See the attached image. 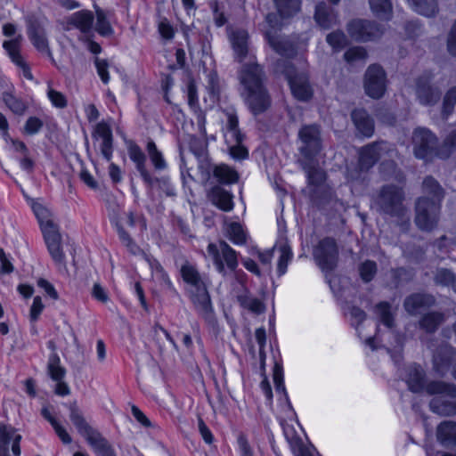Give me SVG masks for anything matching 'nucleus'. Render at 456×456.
<instances>
[{
	"label": "nucleus",
	"mask_w": 456,
	"mask_h": 456,
	"mask_svg": "<svg viewBox=\"0 0 456 456\" xmlns=\"http://www.w3.org/2000/svg\"><path fill=\"white\" fill-rule=\"evenodd\" d=\"M70 418L73 423L77 427L81 434L86 437V440L94 435L97 430L89 426L86 419L77 412L76 409V403L70 404Z\"/></svg>",
	"instance_id": "33"
},
{
	"label": "nucleus",
	"mask_w": 456,
	"mask_h": 456,
	"mask_svg": "<svg viewBox=\"0 0 456 456\" xmlns=\"http://www.w3.org/2000/svg\"><path fill=\"white\" fill-rule=\"evenodd\" d=\"M415 94L421 105L434 106L440 101L442 91L432 83L430 75L422 74L415 80Z\"/></svg>",
	"instance_id": "10"
},
{
	"label": "nucleus",
	"mask_w": 456,
	"mask_h": 456,
	"mask_svg": "<svg viewBox=\"0 0 456 456\" xmlns=\"http://www.w3.org/2000/svg\"><path fill=\"white\" fill-rule=\"evenodd\" d=\"M445 321L444 314L440 312H429L421 316L419 326L427 333H435Z\"/></svg>",
	"instance_id": "27"
},
{
	"label": "nucleus",
	"mask_w": 456,
	"mask_h": 456,
	"mask_svg": "<svg viewBox=\"0 0 456 456\" xmlns=\"http://www.w3.org/2000/svg\"><path fill=\"white\" fill-rule=\"evenodd\" d=\"M86 441L98 456H117L112 445L99 431Z\"/></svg>",
	"instance_id": "28"
},
{
	"label": "nucleus",
	"mask_w": 456,
	"mask_h": 456,
	"mask_svg": "<svg viewBox=\"0 0 456 456\" xmlns=\"http://www.w3.org/2000/svg\"><path fill=\"white\" fill-rule=\"evenodd\" d=\"M351 116L356 129L362 135L367 137L372 135L374 132V122L365 110H354Z\"/></svg>",
	"instance_id": "22"
},
{
	"label": "nucleus",
	"mask_w": 456,
	"mask_h": 456,
	"mask_svg": "<svg viewBox=\"0 0 456 456\" xmlns=\"http://www.w3.org/2000/svg\"><path fill=\"white\" fill-rule=\"evenodd\" d=\"M367 57V51L362 46H355L349 48L344 54V58L348 62H353L358 60H365Z\"/></svg>",
	"instance_id": "53"
},
{
	"label": "nucleus",
	"mask_w": 456,
	"mask_h": 456,
	"mask_svg": "<svg viewBox=\"0 0 456 456\" xmlns=\"http://www.w3.org/2000/svg\"><path fill=\"white\" fill-rule=\"evenodd\" d=\"M404 191L395 184L383 185L379 191L374 204L377 209L391 216H401L404 213Z\"/></svg>",
	"instance_id": "4"
},
{
	"label": "nucleus",
	"mask_w": 456,
	"mask_h": 456,
	"mask_svg": "<svg viewBox=\"0 0 456 456\" xmlns=\"http://www.w3.org/2000/svg\"><path fill=\"white\" fill-rule=\"evenodd\" d=\"M263 70L256 63L245 65L240 77L248 93L247 102L255 114L265 111L270 106V97L263 86Z\"/></svg>",
	"instance_id": "1"
},
{
	"label": "nucleus",
	"mask_w": 456,
	"mask_h": 456,
	"mask_svg": "<svg viewBox=\"0 0 456 456\" xmlns=\"http://www.w3.org/2000/svg\"><path fill=\"white\" fill-rule=\"evenodd\" d=\"M456 103V87L451 88L444 95L443 102V115L447 117L450 115Z\"/></svg>",
	"instance_id": "49"
},
{
	"label": "nucleus",
	"mask_w": 456,
	"mask_h": 456,
	"mask_svg": "<svg viewBox=\"0 0 456 456\" xmlns=\"http://www.w3.org/2000/svg\"><path fill=\"white\" fill-rule=\"evenodd\" d=\"M220 248L227 266L231 270H235L238 264L235 251L225 241L220 242Z\"/></svg>",
	"instance_id": "48"
},
{
	"label": "nucleus",
	"mask_w": 456,
	"mask_h": 456,
	"mask_svg": "<svg viewBox=\"0 0 456 456\" xmlns=\"http://www.w3.org/2000/svg\"><path fill=\"white\" fill-rule=\"evenodd\" d=\"M232 47L240 60L248 53V33L245 30H236L231 37Z\"/></svg>",
	"instance_id": "35"
},
{
	"label": "nucleus",
	"mask_w": 456,
	"mask_h": 456,
	"mask_svg": "<svg viewBox=\"0 0 456 456\" xmlns=\"http://www.w3.org/2000/svg\"><path fill=\"white\" fill-rule=\"evenodd\" d=\"M94 14L90 11H81L74 13L69 20V24L79 28L81 32L87 33L91 30L94 22Z\"/></svg>",
	"instance_id": "32"
},
{
	"label": "nucleus",
	"mask_w": 456,
	"mask_h": 456,
	"mask_svg": "<svg viewBox=\"0 0 456 456\" xmlns=\"http://www.w3.org/2000/svg\"><path fill=\"white\" fill-rule=\"evenodd\" d=\"M436 303L434 295L427 292H415L407 296L403 300L404 310L412 316L420 314Z\"/></svg>",
	"instance_id": "14"
},
{
	"label": "nucleus",
	"mask_w": 456,
	"mask_h": 456,
	"mask_svg": "<svg viewBox=\"0 0 456 456\" xmlns=\"http://www.w3.org/2000/svg\"><path fill=\"white\" fill-rule=\"evenodd\" d=\"M426 392L436 395L429 402L430 410L441 416L456 414V386L444 381H431L426 385Z\"/></svg>",
	"instance_id": "2"
},
{
	"label": "nucleus",
	"mask_w": 456,
	"mask_h": 456,
	"mask_svg": "<svg viewBox=\"0 0 456 456\" xmlns=\"http://www.w3.org/2000/svg\"><path fill=\"white\" fill-rule=\"evenodd\" d=\"M42 121L37 118H29L25 125V132L28 134H34L37 133L42 127Z\"/></svg>",
	"instance_id": "61"
},
{
	"label": "nucleus",
	"mask_w": 456,
	"mask_h": 456,
	"mask_svg": "<svg viewBox=\"0 0 456 456\" xmlns=\"http://www.w3.org/2000/svg\"><path fill=\"white\" fill-rule=\"evenodd\" d=\"M433 282L436 286L451 288L456 293V273L447 267H436L433 272Z\"/></svg>",
	"instance_id": "26"
},
{
	"label": "nucleus",
	"mask_w": 456,
	"mask_h": 456,
	"mask_svg": "<svg viewBox=\"0 0 456 456\" xmlns=\"http://www.w3.org/2000/svg\"><path fill=\"white\" fill-rule=\"evenodd\" d=\"M228 232L230 239L238 244L246 242V234L239 223H232L229 226Z\"/></svg>",
	"instance_id": "52"
},
{
	"label": "nucleus",
	"mask_w": 456,
	"mask_h": 456,
	"mask_svg": "<svg viewBox=\"0 0 456 456\" xmlns=\"http://www.w3.org/2000/svg\"><path fill=\"white\" fill-rule=\"evenodd\" d=\"M181 275L183 280L191 286H194L195 289H198L200 286H206L204 282L201 281L200 275L199 272L188 263L184 264L181 268Z\"/></svg>",
	"instance_id": "38"
},
{
	"label": "nucleus",
	"mask_w": 456,
	"mask_h": 456,
	"mask_svg": "<svg viewBox=\"0 0 456 456\" xmlns=\"http://www.w3.org/2000/svg\"><path fill=\"white\" fill-rule=\"evenodd\" d=\"M238 444L242 456H254L253 451L243 434H240L238 437Z\"/></svg>",
	"instance_id": "64"
},
{
	"label": "nucleus",
	"mask_w": 456,
	"mask_h": 456,
	"mask_svg": "<svg viewBox=\"0 0 456 456\" xmlns=\"http://www.w3.org/2000/svg\"><path fill=\"white\" fill-rule=\"evenodd\" d=\"M214 176L223 183H233L239 180L238 173L227 165L216 166L214 169Z\"/></svg>",
	"instance_id": "37"
},
{
	"label": "nucleus",
	"mask_w": 456,
	"mask_h": 456,
	"mask_svg": "<svg viewBox=\"0 0 456 456\" xmlns=\"http://www.w3.org/2000/svg\"><path fill=\"white\" fill-rule=\"evenodd\" d=\"M208 252L210 255H212L214 262L220 273L224 271V266L222 261V258L220 256L219 251L217 247L215 244H209L208 245Z\"/></svg>",
	"instance_id": "62"
},
{
	"label": "nucleus",
	"mask_w": 456,
	"mask_h": 456,
	"mask_svg": "<svg viewBox=\"0 0 456 456\" xmlns=\"http://www.w3.org/2000/svg\"><path fill=\"white\" fill-rule=\"evenodd\" d=\"M439 203L427 197L419 198L415 206V224L422 231L430 232L437 224Z\"/></svg>",
	"instance_id": "7"
},
{
	"label": "nucleus",
	"mask_w": 456,
	"mask_h": 456,
	"mask_svg": "<svg viewBox=\"0 0 456 456\" xmlns=\"http://www.w3.org/2000/svg\"><path fill=\"white\" fill-rule=\"evenodd\" d=\"M310 200L318 208H324L332 201L333 196L328 186H317L311 188Z\"/></svg>",
	"instance_id": "29"
},
{
	"label": "nucleus",
	"mask_w": 456,
	"mask_h": 456,
	"mask_svg": "<svg viewBox=\"0 0 456 456\" xmlns=\"http://www.w3.org/2000/svg\"><path fill=\"white\" fill-rule=\"evenodd\" d=\"M326 40L327 43L336 51H339L348 45V39L341 30L333 31L328 34Z\"/></svg>",
	"instance_id": "45"
},
{
	"label": "nucleus",
	"mask_w": 456,
	"mask_h": 456,
	"mask_svg": "<svg viewBox=\"0 0 456 456\" xmlns=\"http://www.w3.org/2000/svg\"><path fill=\"white\" fill-rule=\"evenodd\" d=\"M423 189L426 193L432 195L434 198L432 200H435L437 203H439L444 198V189L431 176L425 178L423 181Z\"/></svg>",
	"instance_id": "39"
},
{
	"label": "nucleus",
	"mask_w": 456,
	"mask_h": 456,
	"mask_svg": "<svg viewBox=\"0 0 456 456\" xmlns=\"http://www.w3.org/2000/svg\"><path fill=\"white\" fill-rule=\"evenodd\" d=\"M29 37L33 45L41 52L47 51V41L43 32L37 31L33 28L28 29Z\"/></svg>",
	"instance_id": "51"
},
{
	"label": "nucleus",
	"mask_w": 456,
	"mask_h": 456,
	"mask_svg": "<svg viewBox=\"0 0 456 456\" xmlns=\"http://www.w3.org/2000/svg\"><path fill=\"white\" fill-rule=\"evenodd\" d=\"M191 298L193 305L200 311L205 321L213 324L215 322L214 312L210 296L206 286L198 287L196 292L191 295Z\"/></svg>",
	"instance_id": "16"
},
{
	"label": "nucleus",
	"mask_w": 456,
	"mask_h": 456,
	"mask_svg": "<svg viewBox=\"0 0 456 456\" xmlns=\"http://www.w3.org/2000/svg\"><path fill=\"white\" fill-rule=\"evenodd\" d=\"M289 84L293 95L300 101H307L312 96V90L305 75L297 74Z\"/></svg>",
	"instance_id": "24"
},
{
	"label": "nucleus",
	"mask_w": 456,
	"mask_h": 456,
	"mask_svg": "<svg viewBox=\"0 0 456 456\" xmlns=\"http://www.w3.org/2000/svg\"><path fill=\"white\" fill-rule=\"evenodd\" d=\"M227 129L232 133L235 142L243 141L244 135L240 133L238 126V118L234 114L228 115Z\"/></svg>",
	"instance_id": "54"
},
{
	"label": "nucleus",
	"mask_w": 456,
	"mask_h": 456,
	"mask_svg": "<svg viewBox=\"0 0 456 456\" xmlns=\"http://www.w3.org/2000/svg\"><path fill=\"white\" fill-rule=\"evenodd\" d=\"M437 440L445 447L456 446V422L445 420L436 428Z\"/></svg>",
	"instance_id": "23"
},
{
	"label": "nucleus",
	"mask_w": 456,
	"mask_h": 456,
	"mask_svg": "<svg viewBox=\"0 0 456 456\" xmlns=\"http://www.w3.org/2000/svg\"><path fill=\"white\" fill-rule=\"evenodd\" d=\"M397 157V150L390 143L380 141L369 143L360 150L358 166L361 171H369L382 157Z\"/></svg>",
	"instance_id": "5"
},
{
	"label": "nucleus",
	"mask_w": 456,
	"mask_h": 456,
	"mask_svg": "<svg viewBox=\"0 0 456 456\" xmlns=\"http://www.w3.org/2000/svg\"><path fill=\"white\" fill-rule=\"evenodd\" d=\"M4 101L14 113L20 114L22 113L25 110L24 103L11 94H5L4 95Z\"/></svg>",
	"instance_id": "55"
},
{
	"label": "nucleus",
	"mask_w": 456,
	"mask_h": 456,
	"mask_svg": "<svg viewBox=\"0 0 456 456\" xmlns=\"http://www.w3.org/2000/svg\"><path fill=\"white\" fill-rule=\"evenodd\" d=\"M347 32L356 41H370L383 34L382 27L376 21L355 19L347 24Z\"/></svg>",
	"instance_id": "9"
},
{
	"label": "nucleus",
	"mask_w": 456,
	"mask_h": 456,
	"mask_svg": "<svg viewBox=\"0 0 456 456\" xmlns=\"http://www.w3.org/2000/svg\"><path fill=\"white\" fill-rule=\"evenodd\" d=\"M411 143L413 153L418 159L429 161L435 156H437V139L427 128H416L412 134Z\"/></svg>",
	"instance_id": "6"
},
{
	"label": "nucleus",
	"mask_w": 456,
	"mask_h": 456,
	"mask_svg": "<svg viewBox=\"0 0 456 456\" xmlns=\"http://www.w3.org/2000/svg\"><path fill=\"white\" fill-rule=\"evenodd\" d=\"M95 12L97 18L96 30L102 36H110L113 33V29L106 18L105 12L97 6H95Z\"/></svg>",
	"instance_id": "44"
},
{
	"label": "nucleus",
	"mask_w": 456,
	"mask_h": 456,
	"mask_svg": "<svg viewBox=\"0 0 456 456\" xmlns=\"http://www.w3.org/2000/svg\"><path fill=\"white\" fill-rule=\"evenodd\" d=\"M273 378V383H274L276 390L277 391H281L284 394H286L285 387H284V384H283V370H282V366L280 363H278V362H275V364H274Z\"/></svg>",
	"instance_id": "56"
},
{
	"label": "nucleus",
	"mask_w": 456,
	"mask_h": 456,
	"mask_svg": "<svg viewBox=\"0 0 456 456\" xmlns=\"http://www.w3.org/2000/svg\"><path fill=\"white\" fill-rule=\"evenodd\" d=\"M386 73L379 65H370L364 75V89L366 94L373 98L379 99L386 92Z\"/></svg>",
	"instance_id": "11"
},
{
	"label": "nucleus",
	"mask_w": 456,
	"mask_h": 456,
	"mask_svg": "<svg viewBox=\"0 0 456 456\" xmlns=\"http://www.w3.org/2000/svg\"><path fill=\"white\" fill-rule=\"evenodd\" d=\"M275 73H280L285 76L288 82L297 75L295 67L290 61L287 59H279L273 65Z\"/></svg>",
	"instance_id": "41"
},
{
	"label": "nucleus",
	"mask_w": 456,
	"mask_h": 456,
	"mask_svg": "<svg viewBox=\"0 0 456 456\" xmlns=\"http://www.w3.org/2000/svg\"><path fill=\"white\" fill-rule=\"evenodd\" d=\"M210 201L224 211H230L233 208L232 195L220 186H215L208 193Z\"/></svg>",
	"instance_id": "25"
},
{
	"label": "nucleus",
	"mask_w": 456,
	"mask_h": 456,
	"mask_svg": "<svg viewBox=\"0 0 456 456\" xmlns=\"http://www.w3.org/2000/svg\"><path fill=\"white\" fill-rule=\"evenodd\" d=\"M280 250L281 254L278 262V272L280 275H282L287 270L289 261L292 256V252L289 246L287 244L281 246Z\"/></svg>",
	"instance_id": "50"
},
{
	"label": "nucleus",
	"mask_w": 456,
	"mask_h": 456,
	"mask_svg": "<svg viewBox=\"0 0 456 456\" xmlns=\"http://www.w3.org/2000/svg\"><path fill=\"white\" fill-rule=\"evenodd\" d=\"M94 63L101 79L104 84L109 82L110 77L108 73L109 63L106 60H102L98 57L94 58Z\"/></svg>",
	"instance_id": "58"
},
{
	"label": "nucleus",
	"mask_w": 456,
	"mask_h": 456,
	"mask_svg": "<svg viewBox=\"0 0 456 456\" xmlns=\"http://www.w3.org/2000/svg\"><path fill=\"white\" fill-rule=\"evenodd\" d=\"M405 381L409 389L413 393H419L426 390V373L423 368L418 364H411L406 368Z\"/></svg>",
	"instance_id": "19"
},
{
	"label": "nucleus",
	"mask_w": 456,
	"mask_h": 456,
	"mask_svg": "<svg viewBox=\"0 0 456 456\" xmlns=\"http://www.w3.org/2000/svg\"><path fill=\"white\" fill-rule=\"evenodd\" d=\"M377 270V264L371 260H366L358 266L360 277L364 282H370L376 275Z\"/></svg>",
	"instance_id": "43"
},
{
	"label": "nucleus",
	"mask_w": 456,
	"mask_h": 456,
	"mask_svg": "<svg viewBox=\"0 0 456 456\" xmlns=\"http://www.w3.org/2000/svg\"><path fill=\"white\" fill-rule=\"evenodd\" d=\"M265 38L270 46L279 54L292 58L297 54L293 43L276 34V31L268 30L265 32Z\"/></svg>",
	"instance_id": "17"
},
{
	"label": "nucleus",
	"mask_w": 456,
	"mask_h": 456,
	"mask_svg": "<svg viewBox=\"0 0 456 456\" xmlns=\"http://www.w3.org/2000/svg\"><path fill=\"white\" fill-rule=\"evenodd\" d=\"M415 11L421 15L433 17L438 12V4L435 0H408Z\"/></svg>",
	"instance_id": "36"
},
{
	"label": "nucleus",
	"mask_w": 456,
	"mask_h": 456,
	"mask_svg": "<svg viewBox=\"0 0 456 456\" xmlns=\"http://www.w3.org/2000/svg\"><path fill=\"white\" fill-rule=\"evenodd\" d=\"M307 177L309 185L312 188L317 186H326L323 183L326 179V174L321 168H317L314 167H309L307 168Z\"/></svg>",
	"instance_id": "46"
},
{
	"label": "nucleus",
	"mask_w": 456,
	"mask_h": 456,
	"mask_svg": "<svg viewBox=\"0 0 456 456\" xmlns=\"http://www.w3.org/2000/svg\"><path fill=\"white\" fill-rule=\"evenodd\" d=\"M447 49L452 55L456 56V20L448 34Z\"/></svg>",
	"instance_id": "60"
},
{
	"label": "nucleus",
	"mask_w": 456,
	"mask_h": 456,
	"mask_svg": "<svg viewBox=\"0 0 456 456\" xmlns=\"http://www.w3.org/2000/svg\"><path fill=\"white\" fill-rule=\"evenodd\" d=\"M455 349L447 343L437 346L433 354V369L441 377L448 371L454 358Z\"/></svg>",
	"instance_id": "15"
},
{
	"label": "nucleus",
	"mask_w": 456,
	"mask_h": 456,
	"mask_svg": "<svg viewBox=\"0 0 456 456\" xmlns=\"http://www.w3.org/2000/svg\"><path fill=\"white\" fill-rule=\"evenodd\" d=\"M273 2L282 18H289L300 10V0H273Z\"/></svg>",
	"instance_id": "34"
},
{
	"label": "nucleus",
	"mask_w": 456,
	"mask_h": 456,
	"mask_svg": "<svg viewBox=\"0 0 456 456\" xmlns=\"http://www.w3.org/2000/svg\"><path fill=\"white\" fill-rule=\"evenodd\" d=\"M373 14L379 20H388L392 17L393 5L391 0H369Z\"/></svg>",
	"instance_id": "31"
},
{
	"label": "nucleus",
	"mask_w": 456,
	"mask_h": 456,
	"mask_svg": "<svg viewBox=\"0 0 456 456\" xmlns=\"http://www.w3.org/2000/svg\"><path fill=\"white\" fill-rule=\"evenodd\" d=\"M102 140H107V138H112V132L110 126L105 122H100L95 126L94 131Z\"/></svg>",
	"instance_id": "63"
},
{
	"label": "nucleus",
	"mask_w": 456,
	"mask_h": 456,
	"mask_svg": "<svg viewBox=\"0 0 456 456\" xmlns=\"http://www.w3.org/2000/svg\"><path fill=\"white\" fill-rule=\"evenodd\" d=\"M31 208L37 219L45 243L53 259L57 258V224L54 214L41 200H32Z\"/></svg>",
	"instance_id": "3"
},
{
	"label": "nucleus",
	"mask_w": 456,
	"mask_h": 456,
	"mask_svg": "<svg viewBox=\"0 0 456 456\" xmlns=\"http://www.w3.org/2000/svg\"><path fill=\"white\" fill-rule=\"evenodd\" d=\"M398 159L399 155L397 157H382L379 170L384 180H395L398 183L404 181V175L396 163Z\"/></svg>",
	"instance_id": "18"
},
{
	"label": "nucleus",
	"mask_w": 456,
	"mask_h": 456,
	"mask_svg": "<svg viewBox=\"0 0 456 456\" xmlns=\"http://www.w3.org/2000/svg\"><path fill=\"white\" fill-rule=\"evenodd\" d=\"M314 19L318 25L324 29L330 28L338 22L336 12L325 2L316 4Z\"/></svg>",
	"instance_id": "20"
},
{
	"label": "nucleus",
	"mask_w": 456,
	"mask_h": 456,
	"mask_svg": "<svg viewBox=\"0 0 456 456\" xmlns=\"http://www.w3.org/2000/svg\"><path fill=\"white\" fill-rule=\"evenodd\" d=\"M129 156L133 161L136 163L137 169L141 173L142 176L143 177L144 181L148 183H151V178L145 169V159L146 157L144 153L142 151V150L139 148L138 145H136L134 142H131L129 145Z\"/></svg>",
	"instance_id": "30"
},
{
	"label": "nucleus",
	"mask_w": 456,
	"mask_h": 456,
	"mask_svg": "<svg viewBox=\"0 0 456 456\" xmlns=\"http://www.w3.org/2000/svg\"><path fill=\"white\" fill-rule=\"evenodd\" d=\"M314 256L323 271H333L338 258V249L335 240L330 237L322 240L314 251Z\"/></svg>",
	"instance_id": "8"
},
{
	"label": "nucleus",
	"mask_w": 456,
	"mask_h": 456,
	"mask_svg": "<svg viewBox=\"0 0 456 456\" xmlns=\"http://www.w3.org/2000/svg\"><path fill=\"white\" fill-rule=\"evenodd\" d=\"M230 154L237 159H246L248 155V150L242 145V142H235V145L230 147Z\"/></svg>",
	"instance_id": "59"
},
{
	"label": "nucleus",
	"mask_w": 456,
	"mask_h": 456,
	"mask_svg": "<svg viewBox=\"0 0 456 456\" xmlns=\"http://www.w3.org/2000/svg\"><path fill=\"white\" fill-rule=\"evenodd\" d=\"M44 310V305L42 303V298L39 296H37L33 299L32 305L29 310V319L32 322H35L39 318V315Z\"/></svg>",
	"instance_id": "57"
},
{
	"label": "nucleus",
	"mask_w": 456,
	"mask_h": 456,
	"mask_svg": "<svg viewBox=\"0 0 456 456\" xmlns=\"http://www.w3.org/2000/svg\"><path fill=\"white\" fill-rule=\"evenodd\" d=\"M21 37L19 36L14 39L4 42V48L7 52L11 60L17 65L22 68L23 76L31 80L32 74L30 70L25 66L22 57L20 54V41Z\"/></svg>",
	"instance_id": "21"
},
{
	"label": "nucleus",
	"mask_w": 456,
	"mask_h": 456,
	"mask_svg": "<svg viewBox=\"0 0 456 456\" xmlns=\"http://www.w3.org/2000/svg\"><path fill=\"white\" fill-rule=\"evenodd\" d=\"M21 436L9 425H0V456H20Z\"/></svg>",
	"instance_id": "13"
},
{
	"label": "nucleus",
	"mask_w": 456,
	"mask_h": 456,
	"mask_svg": "<svg viewBox=\"0 0 456 456\" xmlns=\"http://www.w3.org/2000/svg\"><path fill=\"white\" fill-rule=\"evenodd\" d=\"M380 321L388 328L394 325V318L391 314V305L387 302H380L376 306Z\"/></svg>",
	"instance_id": "47"
},
{
	"label": "nucleus",
	"mask_w": 456,
	"mask_h": 456,
	"mask_svg": "<svg viewBox=\"0 0 456 456\" xmlns=\"http://www.w3.org/2000/svg\"><path fill=\"white\" fill-rule=\"evenodd\" d=\"M403 254L411 262L420 263L425 259L426 250L419 245L407 244Z\"/></svg>",
	"instance_id": "42"
},
{
	"label": "nucleus",
	"mask_w": 456,
	"mask_h": 456,
	"mask_svg": "<svg viewBox=\"0 0 456 456\" xmlns=\"http://www.w3.org/2000/svg\"><path fill=\"white\" fill-rule=\"evenodd\" d=\"M298 136L303 143L300 152L307 159L317 155L322 149L320 127L317 125H305L298 132Z\"/></svg>",
	"instance_id": "12"
},
{
	"label": "nucleus",
	"mask_w": 456,
	"mask_h": 456,
	"mask_svg": "<svg viewBox=\"0 0 456 456\" xmlns=\"http://www.w3.org/2000/svg\"><path fill=\"white\" fill-rule=\"evenodd\" d=\"M456 149V130H453L444 141L443 144L438 148L437 157L445 159H448Z\"/></svg>",
	"instance_id": "40"
}]
</instances>
